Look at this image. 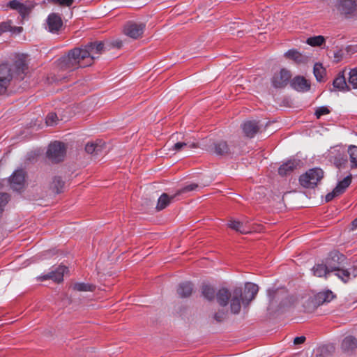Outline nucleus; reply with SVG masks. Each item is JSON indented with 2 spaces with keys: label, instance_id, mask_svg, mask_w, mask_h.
I'll use <instances>...</instances> for the list:
<instances>
[{
  "label": "nucleus",
  "instance_id": "40",
  "mask_svg": "<svg viewBox=\"0 0 357 357\" xmlns=\"http://www.w3.org/2000/svg\"><path fill=\"white\" fill-rule=\"evenodd\" d=\"M331 111L327 107L321 106L316 109L314 115L316 116L317 119H320L321 116L328 114Z\"/></svg>",
  "mask_w": 357,
  "mask_h": 357
},
{
  "label": "nucleus",
  "instance_id": "51",
  "mask_svg": "<svg viewBox=\"0 0 357 357\" xmlns=\"http://www.w3.org/2000/svg\"><path fill=\"white\" fill-rule=\"evenodd\" d=\"M112 46L114 47H116L118 49L121 48L123 45V43H122V41L119 40H114L113 43H112Z\"/></svg>",
  "mask_w": 357,
  "mask_h": 357
},
{
  "label": "nucleus",
  "instance_id": "37",
  "mask_svg": "<svg viewBox=\"0 0 357 357\" xmlns=\"http://www.w3.org/2000/svg\"><path fill=\"white\" fill-rule=\"evenodd\" d=\"M284 56L287 58H289V59H291L295 61L296 63H301L303 60V57L302 54L299 52H298L297 50H294V49L289 50V51H287L284 54Z\"/></svg>",
  "mask_w": 357,
  "mask_h": 357
},
{
  "label": "nucleus",
  "instance_id": "11",
  "mask_svg": "<svg viewBox=\"0 0 357 357\" xmlns=\"http://www.w3.org/2000/svg\"><path fill=\"white\" fill-rule=\"evenodd\" d=\"M259 291V287L252 282H247L243 291V305L248 306L255 299Z\"/></svg>",
  "mask_w": 357,
  "mask_h": 357
},
{
  "label": "nucleus",
  "instance_id": "33",
  "mask_svg": "<svg viewBox=\"0 0 357 357\" xmlns=\"http://www.w3.org/2000/svg\"><path fill=\"white\" fill-rule=\"evenodd\" d=\"M197 144L196 143L192 142V143H188L184 142H179L174 144V146L172 148V151H174L176 152L181 151L182 150H185V149H194L197 148Z\"/></svg>",
  "mask_w": 357,
  "mask_h": 357
},
{
  "label": "nucleus",
  "instance_id": "27",
  "mask_svg": "<svg viewBox=\"0 0 357 357\" xmlns=\"http://www.w3.org/2000/svg\"><path fill=\"white\" fill-rule=\"evenodd\" d=\"M339 278L344 283L347 282L351 278L357 276V267L353 266L349 269H344L339 273Z\"/></svg>",
  "mask_w": 357,
  "mask_h": 357
},
{
  "label": "nucleus",
  "instance_id": "12",
  "mask_svg": "<svg viewBox=\"0 0 357 357\" xmlns=\"http://www.w3.org/2000/svg\"><path fill=\"white\" fill-rule=\"evenodd\" d=\"M337 10L342 15L349 17L351 16L356 10V3L354 0H340Z\"/></svg>",
  "mask_w": 357,
  "mask_h": 357
},
{
  "label": "nucleus",
  "instance_id": "1",
  "mask_svg": "<svg viewBox=\"0 0 357 357\" xmlns=\"http://www.w3.org/2000/svg\"><path fill=\"white\" fill-rule=\"evenodd\" d=\"M104 50L102 42H90L80 47L70 50L68 54L57 61L59 69L65 71H73L79 68L89 66Z\"/></svg>",
  "mask_w": 357,
  "mask_h": 357
},
{
  "label": "nucleus",
  "instance_id": "53",
  "mask_svg": "<svg viewBox=\"0 0 357 357\" xmlns=\"http://www.w3.org/2000/svg\"><path fill=\"white\" fill-rule=\"evenodd\" d=\"M22 27H17V31L18 32H21V31H22Z\"/></svg>",
  "mask_w": 357,
  "mask_h": 357
},
{
  "label": "nucleus",
  "instance_id": "6",
  "mask_svg": "<svg viewBox=\"0 0 357 357\" xmlns=\"http://www.w3.org/2000/svg\"><path fill=\"white\" fill-rule=\"evenodd\" d=\"M231 312L234 314H238L241 308V303L243 304V289L241 287H235L231 290L230 299Z\"/></svg>",
  "mask_w": 357,
  "mask_h": 357
},
{
  "label": "nucleus",
  "instance_id": "8",
  "mask_svg": "<svg viewBox=\"0 0 357 357\" xmlns=\"http://www.w3.org/2000/svg\"><path fill=\"white\" fill-rule=\"evenodd\" d=\"M68 268L65 266H59L52 270L51 272L41 275L37 278L38 281H44L47 280H52L56 282H61L63 280V275Z\"/></svg>",
  "mask_w": 357,
  "mask_h": 357
},
{
  "label": "nucleus",
  "instance_id": "20",
  "mask_svg": "<svg viewBox=\"0 0 357 357\" xmlns=\"http://www.w3.org/2000/svg\"><path fill=\"white\" fill-rule=\"evenodd\" d=\"M193 284L190 282H181L177 288V293L181 298L189 297L192 292Z\"/></svg>",
  "mask_w": 357,
  "mask_h": 357
},
{
  "label": "nucleus",
  "instance_id": "3",
  "mask_svg": "<svg viewBox=\"0 0 357 357\" xmlns=\"http://www.w3.org/2000/svg\"><path fill=\"white\" fill-rule=\"evenodd\" d=\"M345 259L344 255L339 252H331L326 261L329 273L335 272V275L339 278V273L344 269L343 268V263Z\"/></svg>",
  "mask_w": 357,
  "mask_h": 357
},
{
  "label": "nucleus",
  "instance_id": "10",
  "mask_svg": "<svg viewBox=\"0 0 357 357\" xmlns=\"http://www.w3.org/2000/svg\"><path fill=\"white\" fill-rule=\"evenodd\" d=\"M10 185L14 190L23 188L25 182V172L23 169H17L10 177Z\"/></svg>",
  "mask_w": 357,
  "mask_h": 357
},
{
  "label": "nucleus",
  "instance_id": "41",
  "mask_svg": "<svg viewBox=\"0 0 357 357\" xmlns=\"http://www.w3.org/2000/svg\"><path fill=\"white\" fill-rule=\"evenodd\" d=\"M10 196L7 193H0V214L3 211L4 206L8 202Z\"/></svg>",
  "mask_w": 357,
  "mask_h": 357
},
{
  "label": "nucleus",
  "instance_id": "35",
  "mask_svg": "<svg viewBox=\"0 0 357 357\" xmlns=\"http://www.w3.org/2000/svg\"><path fill=\"white\" fill-rule=\"evenodd\" d=\"M348 153L351 168H357V146L351 145L349 147Z\"/></svg>",
  "mask_w": 357,
  "mask_h": 357
},
{
  "label": "nucleus",
  "instance_id": "43",
  "mask_svg": "<svg viewBox=\"0 0 357 357\" xmlns=\"http://www.w3.org/2000/svg\"><path fill=\"white\" fill-rule=\"evenodd\" d=\"M197 188H198V185L197 184H196V183H191V184L185 185L182 189L178 190L176 192V195H181V194H183V193H185V192H188L193 191V190H195Z\"/></svg>",
  "mask_w": 357,
  "mask_h": 357
},
{
  "label": "nucleus",
  "instance_id": "5",
  "mask_svg": "<svg viewBox=\"0 0 357 357\" xmlns=\"http://www.w3.org/2000/svg\"><path fill=\"white\" fill-rule=\"evenodd\" d=\"M145 27L146 24L143 22L129 21L123 26V33L131 38L137 39L142 37Z\"/></svg>",
  "mask_w": 357,
  "mask_h": 357
},
{
  "label": "nucleus",
  "instance_id": "31",
  "mask_svg": "<svg viewBox=\"0 0 357 357\" xmlns=\"http://www.w3.org/2000/svg\"><path fill=\"white\" fill-rule=\"evenodd\" d=\"M15 66L16 68V73H17V75L21 79H23L24 78L23 75H24L26 73V71L28 69L27 64H26V61L22 59H20L15 61Z\"/></svg>",
  "mask_w": 357,
  "mask_h": 357
},
{
  "label": "nucleus",
  "instance_id": "38",
  "mask_svg": "<svg viewBox=\"0 0 357 357\" xmlns=\"http://www.w3.org/2000/svg\"><path fill=\"white\" fill-rule=\"evenodd\" d=\"M325 42V38L322 36H317L308 38L306 43L312 47H319L324 44Z\"/></svg>",
  "mask_w": 357,
  "mask_h": 357
},
{
  "label": "nucleus",
  "instance_id": "2",
  "mask_svg": "<svg viewBox=\"0 0 357 357\" xmlns=\"http://www.w3.org/2000/svg\"><path fill=\"white\" fill-rule=\"evenodd\" d=\"M324 177V172L320 168H312L299 177L300 184L305 188H314Z\"/></svg>",
  "mask_w": 357,
  "mask_h": 357
},
{
  "label": "nucleus",
  "instance_id": "26",
  "mask_svg": "<svg viewBox=\"0 0 357 357\" xmlns=\"http://www.w3.org/2000/svg\"><path fill=\"white\" fill-rule=\"evenodd\" d=\"M65 186V181L61 176H56L52 178V181L50 184L51 190L56 194L63 192Z\"/></svg>",
  "mask_w": 357,
  "mask_h": 357
},
{
  "label": "nucleus",
  "instance_id": "17",
  "mask_svg": "<svg viewBox=\"0 0 357 357\" xmlns=\"http://www.w3.org/2000/svg\"><path fill=\"white\" fill-rule=\"evenodd\" d=\"M291 86L298 91H307L310 88V82L301 76L295 77L291 82Z\"/></svg>",
  "mask_w": 357,
  "mask_h": 357
},
{
  "label": "nucleus",
  "instance_id": "44",
  "mask_svg": "<svg viewBox=\"0 0 357 357\" xmlns=\"http://www.w3.org/2000/svg\"><path fill=\"white\" fill-rule=\"evenodd\" d=\"M49 2L53 3L54 4L64 6V7H70L74 2L75 0H47Z\"/></svg>",
  "mask_w": 357,
  "mask_h": 357
},
{
  "label": "nucleus",
  "instance_id": "25",
  "mask_svg": "<svg viewBox=\"0 0 357 357\" xmlns=\"http://www.w3.org/2000/svg\"><path fill=\"white\" fill-rule=\"evenodd\" d=\"M105 146V144L100 142L99 143L89 142L86 144L85 151L89 154L98 155L102 152Z\"/></svg>",
  "mask_w": 357,
  "mask_h": 357
},
{
  "label": "nucleus",
  "instance_id": "47",
  "mask_svg": "<svg viewBox=\"0 0 357 357\" xmlns=\"http://www.w3.org/2000/svg\"><path fill=\"white\" fill-rule=\"evenodd\" d=\"M11 28V22H6L0 24V34L3 32L10 31Z\"/></svg>",
  "mask_w": 357,
  "mask_h": 357
},
{
  "label": "nucleus",
  "instance_id": "49",
  "mask_svg": "<svg viewBox=\"0 0 357 357\" xmlns=\"http://www.w3.org/2000/svg\"><path fill=\"white\" fill-rule=\"evenodd\" d=\"M278 293V290L275 289H268L267 290V294L270 301H273Z\"/></svg>",
  "mask_w": 357,
  "mask_h": 357
},
{
  "label": "nucleus",
  "instance_id": "46",
  "mask_svg": "<svg viewBox=\"0 0 357 357\" xmlns=\"http://www.w3.org/2000/svg\"><path fill=\"white\" fill-rule=\"evenodd\" d=\"M227 317V312L224 311V310H222V311H219L218 312H216L215 314H214V319L218 321V322H221L224 319H225Z\"/></svg>",
  "mask_w": 357,
  "mask_h": 357
},
{
  "label": "nucleus",
  "instance_id": "50",
  "mask_svg": "<svg viewBox=\"0 0 357 357\" xmlns=\"http://www.w3.org/2000/svg\"><path fill=\"white\" fill-rule=\"evenodd\" d=\"M305 341V337L300 336V337H296L294 338V343L295 344H303Z\"/></svg>",
  "mask_w": 357,
  "mask_h": 357
},
{
  "label": "nucleus",
  "instance_id": "28",
  "mask_svg": "<svg viewBox=\"0 0 357 357\" xmlns=\"http://www.w3.org/2000/svg\"><path fill=\"white\" fill-rule=\"evenodd\" d=\"M352 176L351 174L348 175L346 176L343 180L338 182L335 189L336 190V192L339 193L340 195H342L346 189L350 185L351 183Z\"/></svg>",
  "mask_w": 357,
  "mask_h": 357
},
{
  "label": "nucleus",
  "instance_id": "39",
  "mask_svg": "<svg viewBox=\"0 0 357 357\" xmlns=\"http://www.w3.org/2000/svg\"><path fill=\"white\" fill-rule=\"evenodd\" d=\"M349 84L354 89H357V68H354L349 71Z\"/></svg>",
  "mask_w": 357,
  "mask_h": 357
},
{
  "label": "nucleus",
  "instance_id": "22",
  "mask_svg": "<svg viewBox=\"0 0 357 357\" xmlns=\"http://www.w3.org/2000/svg\"><path fill=\"white\" fill-rule=\"evenodd\" d=\"M176 195V193L172 196H169L167 193H162L158 198L156 209L161 211L165 208Z\"/></svg>",
  "mask_w": 357,
  "mask_h": 357
},
{
  "label": "nucleus",
  "instance_id": "32",
  "mask_svg": "<svg viewBox=\"0 0 357 357\" xmlns=\"http://www.w3.org/2000/svg\"><path fill=\"white\" fill-rule=\"evenodd\" d=\"M312 272L314 275L317 277H327V275H328L329 271L327 268L326 264H317L312 268Z\"/></svg>",
  "mask_w": 357,
  "mask_h": 357
},
{
  "label": "nucleus",
  "instance_id": "23",
  "mask_svg": "<svg viewBox=\"0 0 357 357\" xmlns=\"http://www.w3.org/2000/svg\"><path fill=\"white\" fill-rule=\"evenodd\" d=\"M333 298L334 295L331 291L319 292L315 296V303L320 305L325 303H329L333 299Z\"/></svg>",
  "mask_w": 357,
  "mask_h": 357
},
{
  "label": "nucleus",
  "instance_id": "15",
  "mask_svg": "<svg viewBox=\"0 0 357 357\" xmlns=\"http://www.w3.org/2000/svg\"><path fill=\"white\" fill-rule=\"evenodd\" d=\"M245 135L249 138H252L260 130L261 126L259 121L250 120L245 121L241 126Z\"/></svg>",
  "mask_w": 357,
  "mask_h": 357
},
{
  "label": "nucleus",
  "instance_id": "48",
  "mask_svg": "<svg viewBox=\"0 0 357 357\" xmlns=\"http://www.w3.org/2000/svg\"><path fill=\"white\" fill-rule=\"evenodd\" d=\"M340 195L336 192V190L334 188L331 192H329L326 196V201L330 202L335 197L340 196Z\"/></svg>",
  "mask_w": 357,
  "mask_h": 357
},
{
  "label": "nucleus",
  "instance_id": "52",
  "mask_svg": "<svg viewBox=\"0 0 357 357\" xmlns=\"http://www.w3.org/2000/svg\"><path fill=\"white\" fill-rule=\"evenodd\" d=\"M351 225H352V229H355L357 228V218H355L352 222H351Z\"/></svg>",
  "mask_w": 357,
  "mask_h": 357
},
{
  "label": "nucleus",
  "instance_id": "18",
  "mask_svg": "<svg viewBox=\"0 0 357 357\" xmlns=\"http://www.w3.org/2000/svg\"><path fill=\"white\" fill-rule=\"evenodd\" d=\"M8 6L13 9L16 10L24 18L29 13V8L24 4L20 2L18 0H12L8 3Z\"/></svg>",
  "mask_w": 357,
  "mask_h": 357
},
{
  "label": "nucleus",
  "instance_id": "21",
  "mask_svg": "<svg viewBox=\"0 0 357 357\" xmlns=\"http://www.w3.org/2000/svg\"><path fill=\"white\" fill-rule=\"evenodd\" d=\"M214 153L219 155H227L230 153V149L225 141L220 140L213 144Z\"/></svg>",
  "mask_w": 357,
  "mask_h": 357
},
{
  "label": "nucleus",
  "instance_id": "13",
  "mask_svg": "<svg viewBox=\"0 0 357 357\" xmlns=\"http://www.w3.org/2000/svg\"><path fill=\"white\" fill-rule=\"evenodd\" d=\"M47 29L51 33H58L63 26V21L59 15L51 13L47 18Z\"/></svg>",
  "mask_w": 357,
  "mask_h": 357
},
{
  "label": "nucleus",
  "instance_id": "34",
  "mask_svg": "<svg viewBox=\"0 0 357 357\" xmlns=\"http://www.w3.org/2000/svg\"><path fill=\"white\" fill-rule=\"evenodd\" d=\"M314 74L317 81L321 82L324 80L326 75V69L323 67L321 63H317L314 64Z\"/></svg>",
  "mask_w": 357,
  "mask_h": 357
},
{
  "label": "nucleus",
  "instance_id": "16",
  "mask_svg": "<svg viewBox=\"0 0 357 357\" xmlns=\"http://www.w3.org/2000/svg\"><path fill=\"white\" fill-rule=\"evenodd\" d=\"M333 89L335 91H347L350 90L346 82L344 70L340 72L333 82Z\"/></svg>",
  "mask_w": 357,
  "mask_h": 357
},
{
  "label": "nucleus",
  "instance_id": "9",
  "mask_svg": "<svg viewBox=\"0 0 357 357\" xmlns=\"http://www.w3.org/2000/svg\"><path fill=\"white\" fill-rule=\"evenodd\" d=\"M291 77L290 72L282 68L279 73L274 74L272 78V84L275 88H283L288 84Z\"/></svg>",
  "mask_w": 357,
  "mask_h": 357
},
{
  "label": "nucleus",
  "instance_id": "30",
  "mask_svg": "<svg viewBox=\"0 0 357 357\" xmlns=\"http://www.w3.org/2000/svg\"><path fill=\"white\" fill-rule=\"evenodd\" d=\"M202 294L208 301H213L215 298V291L213 287L209 284H203L202 287Z\"/></svg>",
  "mask_w": 357,
  "mask_h": 357
},
{
  "label": "nucleus",
  "instance_id": "4",
  "mask_svg": "<svg viewBox=\"0 0 357 357\" xmlns=\"http://www.w3.org/2000/svg\"><path fill=\"white\" fill-rule=\"evenodd\" d=\"M66 153L64 143L55 141L51 143L47 151V158L53 163H58L63 160Z\"/></svg>",
  "mask_w": 357,
  "mask_h": 357
},
{
  "label": "nucleus",
  "instance_id": "36",
  "mask_svg": "<svg viewBox=\"0 0 357 357\" xmlns=\"http://www.w3.org/2000/svg\"><path fill=\"white\" fill-rule=\"evenodd\" d=\"M73 288L78 291H93L96 287L87 283L77 282L73 284Z\"/></svg>",
  "mask_w": 357,
  "mask_h": 357
},
{
  "label": "nucleus",
  "instance_id": "45",
  "mask_svg": "<svg viewBox=\"0 0 357 357\" xmlns=\"http://www.w3.org/2000/svg\"><path fill=\"white\" fill-rule=\"evenodd\" d=\"M347 162V159L346 156H342L340 158H335L334 160V163L337 167H342L345 165Z\"/></svg>",
  "mask_w": 357,
  "mask_h": 357
},
{
  "label": "nucleus",
  "instance_id": "19",
  "mask_svg": "<svg viewBox=\"0 0 357 357\" xmlns=\"http://www.w3.org/2000/svg\"><path fill=\"white\" fill-rule=\"evenodd\" d=\"M231 291L227 288H221L216 293L217 301L221 306H226L230 299Z\"/></svg>",
  "mask_w": 357,
  "mask_h": 357
},
{
  "label": "nucleus",
  "instance_id": "42",
  "mask_svg": "<svg viewBox=\"0 0 357 357\" xmlns=\"http://www.w3.org/2000/svg\"><path fill=\"white\" fill-rule=\"evenodd\" d=\"M58 117L55 113H50L46 117V124L49 126H52L56 123Z\"/></svg>",
  "mask_w": 357,
  "mask_h": 357
},
{
  "label": "nucleus",
  "instance_id": "7",
  "mask_svg": "<svg viewBox=\"0 0 357 357\" xmlns=\"http://www.w3.org/2000/svg\"><path fill=\"white\" fill-rule=\"evenodd\" d=\"M13 78L12 70L8 64L0 65V95L4 94Z\"/></svg>",
  "mask_w": 357,
  "mask_h": 357
},
{
  "label": "nucleus",
  "instance_id": "14",
  "mask_svg": "<svg viewBox=\"0 0 357 357\" xmlns=\"http://www.w3.org/2000/svg\"><path fill=\"white\" fill-rule=\"evenodd\" d=\"M301 160L291 159L284 162L278 168V174L282 176L290 175L295 169L300 167Z\"/></svg>",
  "mask_w": 357,
  "mask_h": 357
},
{
  "label": "nucleus",
  "instance_id": "24",
  "mask_svg": "<svg viewBox=\"0 0 357 357\" xmlns=\"http://www.w3.org/2000/svg\"><path fill=\"white\" fill-rule=\"evenodd\" d=\"M228 226L231 229L241 234H248L251 232V229L248 225H244L243 222L238 220H230L228 223Z\"/></svg>",
  "mask_w": 357,
  "mask_h": 357
},
{
  "label": "nucleus",
  "instance_id": "29",
  "mask_svg": "<svg viewBox=\"0 0 357 357\" xmlns=\"http://www.w3.org/2000/svg\"><path fill=\"white\" fill-rule=\"evenodd\" d=\"M342 347L345 351L354 349L357 347L356 339L352 336L346 337L342 341Z\"/></svg>",
  "mask_w": 357,
  "mask_h": 357
}]
</instances>
